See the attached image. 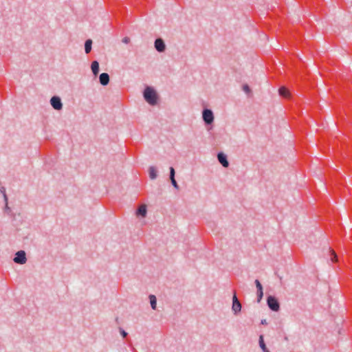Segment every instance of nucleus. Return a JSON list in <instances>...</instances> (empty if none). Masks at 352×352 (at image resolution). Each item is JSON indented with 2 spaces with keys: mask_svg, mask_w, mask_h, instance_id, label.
I'll return each instance as SVG.
<instances>
[{
  "mask_svg": "<svg viewBox=\"0 0 352 352\" xmlns=\"http://www.w3.org/2000/svg\"><path fill=\"white\" fill-rule=\"evenodd\" d=\"M130 38L128 36H125L122 38V42L126 44H128L130 42Z\"/></svg>",
  "mask_w": 352,
  "mask_h": 352,
  "instance_id": "nucleus-24",
  "label": "nucleus"
},
{
  "mask_svg": "<svg viewBox=\"0 0 352 352\" xmlns=\"http://www.w3.org/2000/svg\"><path fill=\"white\" fill-rule=\"evenodd\" d=\"M100 83L103 85H107L109 82V76L107 73H102L99 76Z\"/></svg>",
  "mask_w": 352,
  "mask_h": 352,
  "instance_id": "nucleus-8",
  "label": "nucleus"
},
{
  "mask_svg": "<svg viewBox=\"0 0 352 352\" xmlns=\"http://www.w3.org/2000/svg\"><path fill=\"white\" fill-rule=\"evenodd\" d=\"M254 283H255L257 291H263V286H262L261 283H260V281L258 279H256V280H255Z\"/></svg>",
  "mask_w": 352,
  "mask_h": 352,
  "instance_id": "nucleus-20",
  "label": "nucleus"
},
{
  "mask_svg": "<svg viewBox=\"0 0 352 352\" xmlns=\"http://www.w3.org/2000/svg\"><path fill=\"white\" fill-rule=\"evenodd\" d=\"M14 262L17 264H25L27 261L26 254L23 250H19L15 254L13 259Z\"/></svg>",
  "mask_w": 352,
  "mask_h": 352,
  "instance_id": "nucleus-4",
  "label": "nucleus"
},
{
  "mask_svg": "<svg viewBox=\"0 0 352 352\" xmlns=\"http://www.w3.org/2000/svg\"><path fill=\"white\" fill-rule=\"evenodd\" d=\"M259 346L263 352H270L269 349L267 348L265 344L263 336L262 335L259 336Z\"/></svg>",
  "mask_w": 352,
  "mask_h": 352,
  "instance_id": "nucleus-15",
  "label": "nucleus"
},
{
  "mask_svg": "<svg viewBox=\"0 0 352 352\" xmlns=\"http://www.w3.org/2000/svg\"><path fill=\"white\" fill-rule=\"evenodd\" d=\"M202 118L206 124H211L214 122V114L212 110L204 109L202 112Z\"/></svg>",
  "mask_w": 352,
  "mask_h": 352,
  "instance_id": "nucleus-3",
  "label": "nucleus"
},
{
  "mask_svg": "<svg viewBox=\"0 0 352 352\" xmlns=\"http://www.w3.org/2000/svg\"><path fill=\"white\" fill-rule=\"evenodd\" d=\"M149 299H150V303H151V308L155 310L156 309V307H157V299H156V297L154 295L151 294L149 296Z\"/></svg>",
  "mask_w": 352,
  "mask_h": 352,
  "instance_id": "nucleus-17",
  "label": "nucleus"
},
{
  "mask_svg": "<svg viewBox=\"0 0 352 352\" xmlns=\"http://www.w3.org/2000/svg\"><path fill=\"white\" fill-rule=\"evenodd\" d=\"M147 210L146 206L144 204L140 205L136 211V214L138 216H141L142 217H145L146 216Z\"/></svg>",
  "mask_w": 352,
  "mask_h": 352,
  "instance_id": "nucleus-9",
  "label": "nucleus"
},
{
  "mask_svg": "<svg viewBox=\"0 0 352 352\" xmlns=\"http://www.w3.org/2000/svg\"><path fill=\"white\" fill-rule=\"evenodd\" d=\"M155 48L159 52H163L166 50V45L162 38H158L155 41Z\"/></svg>",
  "mask_w": 352,
  "mask_h": 352,
  "instance_id": "nucleus-7",
  "label": "nucleus"
},
{
  "mask_svg": "<svg viewBox=\"0 0 352 352\" xmlns=\"http://www.w3.org/2000/svg\"><path fill=\"white\" fill-rule=\"evenodd\" d=\"M232 311H234V314H237L239 313L241 310V304L238 300L236 293H234L233 298H232Z\"/></svg>",
  "mask_w": 352,
  "mask_h": 352,
  "instance_id": "nucleus-6",
  "label": "nucleus"
},
{
  "mask_svg": "<svg viewBox=\"0 0 352 352\" xmlns=\"http://www.w3.org/2000/svg\"><path fill=\"white\" fill-rule=\"evenodd\" d=\"M219 162L225 168L229 166L227 155H217Z\"/></svg>",
  "mask_w": 352,
  "mask_h": 352,
  "instance_id": "nucleus-11",
  "label": "nucleus"
},
{
  "mask_svg": "<svg viewBox=\"0 0 352 352\" xmlns=\"http://www.w3.org/2000/svg\"><path fill=\"white\" fill-rule=\"evenodd\" d=\"M6 209H7V210L10 209L8 205L7 206L6 205Z\"/></svg>",
  "mask_w": 352,
  "mask_h": 352,
  "instance_id": "nucleus-26",
  "label": "nucleus"
},
{
  "mask_svg": "<svg viewBox=\"0 0 352 352\" xmlns=\"http://www.w3.org/2000/svg\"><path fill=\"white\" fill-rule=\"evenodd\" d=\"M50 104L55 110H61L63 109V103L60 97L54 96L50 99Z\"/></svg>",
  "mask_w": 352,
  "mask_h": 352,
  "instance_id": "nucleus-5",
  "label": "nucleus"
},
{
  "mask_svg": "<svg viewBox=\"0 0 352 352\" xmlns=\"http://www.w3.org/2000/svg\"><path fill=\"white\" fill-rule=\"evenodd\" d=\"M120 332L122 336L124 338L127 336L128 333L122 329H120Z\"/></svg>",
  "mask_w": 352,
  "mask_h": 352,
  "instance_id": "nucleus-23",
  "label": "nucleus"
},
{
  "mask_svg": "<svg viewBox=\"0 0 352 352\" xmlns=\"http://www.w3.org/2000/svg\"><path fill=\"white\" fill-rule=\"evenodd\" d=\"M0 192H1V193L3 194L4 201H5V202H6V205H7L8 204V197H7V195L6 192V188L4 186H1L0 188Z\"/></svg>",
  "mask_w": 352,
  "mask_h": 352,
  "instance_id": "nucleus-18",
  "label": "nucleus"
},
{
  "mask_svg": "<svg viewBox=\"0 0 352 352\" xmlns=\"http://www.w3.org/2000/svg\"><path fill=\"white\" fill-rule=\"evenodd\" d=\"M261 323L263 325L267 324V320L265 319L262 320Z\"/></svg>",
  "mask_w": 352,
  "mask_h": 352,
  "instance_id": "nucleus-25",
  "label": "nucleus"
},
{
  "mask_svg": "<svg viewBox=\"0 0 352 352\" xmlns=\"http://www.w3.org/2000/svg\"><path fill=\"white\" fill-rule=\"evenodd\" d=\"M331 260L332 262H336L337 261V259H338V256H337V254H336V252L331 250Z\"/></svg>",
  "mask_w": 352,
  "mask_h": 352,
  "instance_id": "nucleus-19",
  "label": "nucleus"
},
{
  "mask_svg": "<svg viewBox=\"0 0 352 352\" xmlns=\"http://www.w3.org/2000/svg\"><path fill=\"white\" fill-rule=\"evenodd\" d=\"M91 69L93 74L96 76L99 73V63L97 60H94L91 63Z\"/></svg>",
  "mask_w": 352,
  "mask_h": 352,
  "instance_id": "nucleus-12",
  "label": "nucleus"
},
{
  "mask_svg": "<svg viewBox=\"0 0 352 352\" xmlns=\"http://www.w3.org/2000/svg\"><path fill=\"white\" fill-rule=\"evenodd\" d=\"M280 96L284 98H289L290 96L289 91L285 87H280L278 89Z\"/></svg>",
  "mask_w": 352,
  "mask_h": 352,
  "instance_id": "nucleus-14",
  "label": "nucleus"
},
{
  "mask_svg": "<svg viewBox=\"0 0 352 352\" xmlns=\"http://www.w3.org/2000/svg\"><path fill=\"white\" fill-rule=\"evenodd\" d=\"M256 295H257V302H260L263 296V291H257Z\"/></svg>",
  "mask_w": 352,
  "mask_h": 352,
  "instance_id": "nucleus-21",
  "label": "nucleus"
},
{
  "mask_svg": "<svg viewBox=\"0 0 352 352\" xmlns=\"http://www.w3.org/2000/svg\"><path fill=\"white\" fill-rule=\"evenodd\" d=\"M149 177L151 179H155L157 177V170L155 166H150L148 168Z\"/></svg>",
  "mask_w": 352,
  "mask_h": 352,
  "instance_id": "nucleus-13",
  "label": "nucleus"
},
{
  "mask_svg": "<svg viewBox=\"0 0 352 352\" xmlns=\"http://www.w3.org/2000/svg\"><path fill=\"white\" fill-rule=\"evenodd\" d=\"M243 90L247 94H249L251 93V89L250 87L248 85H243Z\"/></svg>",
  "mask_w": 352,
  "mask_h": 352,
  "instance_id": "nucleus-22",
  "label": "nucleus"
},
{
  "mask_svg": "<svg viewBox=\"0 0 352 352\" xmlns=\"http://www.w3.org/2000/svg\"><path fill=\"white\" fill-rule=\"evenodd\" d=\"M175 171L174 168L170 167V179L171 184L175 188L178 189L179 186L175 179Z\"/></svg>",
  "mask_w": 352,
  "mask_h": 352,
  "instance_id": "nucleus-10",
  "label": "nucleus"
},
{
  "mask_svg": "<svg viewBox=\"0 0 352 352\" xmlns=\"http://www.w3.org/2000/svg\"><path fill=\"white\" fill-rule=\"evenodd\" d=\"M267 304L269 308L274 311H278L280 309V303L277 298L273 296L267 297Z\"/></svg>",
  "mask_w": 352,
  "mask_h": 352,
  "instance_id": "nucleus-2",
  "label": "nucleus"
},
{
  "mask_svg": "<svg viewBox=\"0 0 352 352\" xmlns=\"http://www.w3.org/2000/svg\"><path fill=\"white\" fill-rule=\"evenodd\" d=\"M145 100L151 105H155L158 98L156 91L151 87H146L143 93Z\"/></svg>",
  "mask_w": 352,
  "mask_h": 352,
  "instance_id": "nucleus-1",
  "label": "nucleus"
},
{
  "mask_svg": "<svg viewBox=\"0 0 352 352\" xmlns=\"http://www.w3.org/2000/svg\"><path fill=\"white\" fill-rule=\"evenodd\" d=\"M217 154L221 155V154H224V153H222V152H219V153H218Z\"/></svg>",
  "mask_w": 352,
  "mask_h": 352,
  "instance_id": "nucleus-27",
  "label": "nucleus"
},
{
  "mask_svg": "<svg viewBox=\"0 0 352 352\" xmlns=\"http://www.w3.org/2000/svg\"><path fill=\"white\" fill-rule=\"evenodd\" d=\"M92 40L87 39L85 43V51L86 54L90 53L91 51Z\"/></svg>",
  "mask_w": 352,
  "mask_h": 352,
  "instance_id": "nucleus-16",
  "label": "nucleus"
}]
</instances>
